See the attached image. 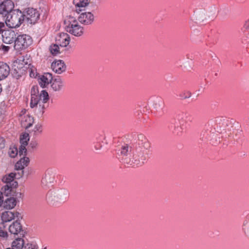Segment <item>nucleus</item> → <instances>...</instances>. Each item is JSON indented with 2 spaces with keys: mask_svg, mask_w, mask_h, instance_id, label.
Segmentation results:
<instances>
[{
  "mask_svg": "<svg viewBox=\"0 0 249 249\" xmlns=\"http://www.w3.org/2000/svg\"><path fill=\"white\" fill-rule=\"evenodd\" d=\"M20 122L22 126L27 129L33 125L34 119L29 114H24L21 115Z\"/></svg>",
  "mask_w": 249,
  "mask_h": 249,
  "instance_id": "aec40b11",
  "label": "nucleus"
},
{
  "mask_svg": "<svg viewBox=\"0 0 249 249\" xmlns=\"http://www.w3.org/2000/svg\"><path fill=\"white\" fill-rule=\"evenodd\" d=\"M90 0H73V3L77 7L76 11H81L83 8L86 7L89 3Z\"/></svg>",
  "mask_w": 249,
  "mask_h": 249,
  "instance_id": "b1692460",
  "label": "nucleus"
},
{
  "mask_svg": "<svg viewBox=\"0 0 249 249\" xmlns=\"http://www.w3.org/2000/svg\"><path fill=\"white\" fill-rule=\"evenodd\" d=\"M19 213L18 212H12L10 211H6L2 213L1 218L2 222L5 223L12 221L16 217L19 216Z\"/></svg>",
  "mask_w": 249,
  "mask_h": 249,
  "instance_id": "a211bd4d",
  "label": "nucleus"
},
{
  "mask_svg": "<svg viewBox=\"0 0 249 249\" xmlns=\"http://www.w3.org/2000/svg\"><path fill=\"white\" fill-rule=\"evenodd\" d=\"M35 135H37L40 134L42 131V125L40 124L36 125L33 130Z\"/></svg>",
  "mask_w": 249,
  "mask_h": 249,
  "instance_id": "2f4dec72",
  "label": "nucleus"
},
{
  "mask_svg": "<svg viewBox=\"0 0 249 249\" xmlns=\"http://www.w3.org/2000/svg\"><path fill=\"white\" fill-rule=\"evenodd\" d=\"M29 162V159L26 157H23L18 160L15 164V169L17 170H21L20 176L23 175V169L27 166Z\"/></svg>",
  "mask_w": 249,
  "mask_h": 249,
  "instance_id": "412c9836",
  "label": "nucleus"
},
{
  "mask_svg": "<svg viewBox=\"0 0 249 249\" xmlns=\"http://www.w3.org/2000/svg\"><path fill=\"white\" fill-rule=\"evenodd\" d=\"M36 73L33 71L32 70H31L30 72V75L31 77H35L36 76Z\"/></svg>",
  "mask_w": 249,
  "mask_h": 249,
  "instance_id": "a19ab883",
  "label": "nucleus"
},
{
  "mask_svg": "<svg viewBox=\"0 0 249 249\" xmlns=\"http://www.w3.org/2000/svg\"><path fill=\"white\" fill-rule=\"evenodd\" d=\"M149 152L144 151L140 148H136L132 159L127 157L124 158V162L133 166H141L147 160Z\"/></svg>",
  "mask_w": 249,
  "mask_h": 249,
  "instance_id": "7ed1b4c3",
  "label": "nucleus"
},
{
  "mask_svg": "<svg viewBox=\"0 0 249 249\" xmlns=\"http://www.w3.org/2000/svg\"><path fill=\"white\" fill-rule=\"evenodd\" d=\"M53 80V75L49 72L44 73L42 75L38 76V81L40 87L42 88L47 87L49 84H51Z\"/></svg>",
  "mask_w": 249,
  "mask_h": 249,
  "instance_id": "4468645a",
  "label": "nucleus"
},
{
  "mask_svg": "<svg viewBox=\"0 0 249 249\" xmlns=\"http://www.w3.org/2000/svg\"><path fill=\"white\" fill-rule=\"evenodd\" d=\"M19 196H22V194L21 193H19Z\"/></svg>",
  "mask_w": 249,
  "mask_h": 249,
  "instance_id": "c03bdc74",
  "label": "nucleus"
},
{
  "mask_svg": "<svg viewBox=\"0 0 249 249\" xmlns=\"http://www.w3.org/2000/svg\"><path fill=\"white\" fill-rule=\"evenodd\" d=\"M2 35V41L4 43L11 44L15 42L16 34L11 29L5 30L4 22H0V34Z\"/></svg>",
  "mask_w": 249,
  "mask_h": 249,
  "instance_id": "423d86ee",
  "label": "nucleus"
},
{
  "mask_svg": "<svg viewBox=\"0 0 249 249\" xmlns=\"http://www.w3.org/2000/svg\"><path fill=\"white\" fill-rule=\"evenodd\" d=\"M66 29L67 32L75 36H79L83 34V27L79 25L76 19L72 18L69 24L67 26Z\"/></svg>",
  "mask_w": 249,
  "mask_h": 249,
  "instance_id": "1a4fd4ad",
  "label": "nucleus"
},
{
  "mask_svg": "<svg viewBox=\"0 0 249 249\" xmlns=\"http://www.w3.org/2000/svg\"><path fill=\"white\" fill-rule=\"evenodd\" d=\"M29 141V137L28 134L24 133L21 136L20 139V142L21 144L27 145Z\"/></svg>",
  "mask_w": 249,
  "mask_h": 249,
  "instance_id": "c85d7f7f",
  "label": "nucleus"
},
{
  "mask_svg": "<svg viewBox=\"0 0 249 249\" xmlns=\"http://www.w3.org/2000/svg\"><path fill=\"white\" fill-rule=\"evenodd\" d=\"M242 231L246 236L249 238V221H244L242 226Z\"/></svg>",
  "mask_w": 249,
  "mask_h": 249,
  "instance_id": "cd10ccee",
  "label": "nucleus"
},
{
  "mask_svg": "<svg viewBox=\"0 0 249 249\" xmlns=\"http://www.w3.org/2000/svg\"><path fill=\"white\" fill-rule=\"evenodd\" d=\"M14 8V4L11 0H0V14L7 16L12 12Z\"/></svg>",
  "mask_w": 249,
  "mask_h": 249,
  "instance_id": "9b49d317",
  "label": "nucleus"
},
{
  "mask_svg": "<svg viewBox=\"0 0 249 249\" xmlns=\"http://www.w3.org/2000/svg\"><path fill=\"white\" fill-rule=\"evenodd\" d=\"M64 87V81L59 76L53 77V80L51 83V87L53 91H59L63 89Z\"/></svg>",
  "mask_w": 249,
  "mask_h": 249,
  "instance_id": "2eb2a0df",
  "label": "nucleus"
},
{
  "mask_svg": "<svg viewBox=\"0 0 249 249\" xmlns=\"http://www.w3.org/2000/svg\"><path fill=\"white\" fill-rule=\"evenodd\" d=\"M51 68L55 72L61 74L66 70V65L63 61L58 60L53 61L51 65Z\"/></svg>",
  "mask_w": 249,
  "mask_h": 249,
  "instance_id": "f3484780",
  "label": "nucleus"
},
{
  "mask_svg": "<svg viewBox=\"0 0 249 249\" xmlns=\"http://www.w3.org/2000/svg\"><path fill=\"white\" fill-rule=\"evenodd\" d=\"M78 19L82 24L89 25L93 22L94 16L91 12H84L79 15Z\"/></svg>",
  "mask_w": 249,
  "mask_h": 249,
  "instance_id": "ddd939ff",
  "label": "nucleus"
},
{
  "mask_svg": "<svg viewBox=\"0 0 249 249\" xmlns=\"http://www.w3.org/2000/svg\"><path fill=\"white\" fill-rule=\"evenodd\" d=\"M68 195V191L65 189L50 191L47 194L46 200L51 205H56L66 201Z\"/></svg>",
  "mask_w": 249,
  "mask_h": 249,
  "instance_id": "f03ea898",
  "label": "nucleus"
},
{
  "mask_svg": "<svg viewBox=\"0 0 249 249\" xmlns=\"http://www.w3.org/2000/svg\"><path fill=\"white\" fill-rule=\"evenodd\" d=\"M131 147L127 144L123 146L121 148V154L123 156H126L128 153L130 151Z\"/></svg>",
  "mask_w": 249,
  "mask_h": 249,
  "instance_id": "c756f323",
  "label": "nucleus"
},
{
  "mask_svg": "<svg viewBox=\"0 0 249 249\" xmlns=\"http://www.w3.org/2000/svg\"><path fill=\"white\" fill-rule=\"evenodd\" d=\"M9 49L10 48L8 46H3L2 47V49L5 52L8 51Z\"/></svg>",
  "mask_w": 249,
  "mask_h": 249,
  "instance_id": "ea45409f",
  "label": "nucleus"
},
{
  "mask_svg": "<svg viewBox=\"0 0 249 249\" xmlns=\"http://www.w3.org/2000/svg\"><path fill=\"white\" fill-rule=\"evenodd\" d=\"M16 198L10 197L5 199L2 207L5 209L11 210L13 209L16 206Z\"/></svg>",
  "mask_w": 249,
  "mask_h": 249,
  "instance_id": "5701e85b",
  "label": "nucleus"
},
{
  "mask_svg": "<svg viewBox=\"0 0 249 249\" xmlns=\"http://www.w3.org/2000/svg\"><path fill=\"white\" fill-rule=\"evenodd\" d=\"M54 180V176L52 173L47 172L41 180V184L43 188H47L49 187Z\"/></svg>",
  "mask_w": 249,
  "mask_h": 249,
  "instance_id": "6ab92c4d",
  "label": "nucleus"
},
{
  "mask_svg": "<svg viewBox=\"0 0 249 249\" xmlns=\"http://www.w3.org/2000/svg\"><path fill=\"white\" fill-rule=\"evenodd\" d=\"M9 231L11 234L24 236L25 231L23 230L22 226L20 222L16 220L10 224L8 228Z\"/></svg>",
  "mask_w": 249,
  "mask_h": 249,
  "instance_id": "f8f14e48",
  "label": "nucleus"
},
{
  "mask_svg": "<svg viewBox=\"0 0 249 249\" xmlns=\"http://www.w3.org/2000/svg\"><path fill=\"white\" fill-rule=\"evenodd\" d=\"M59 45L57 43L50 46V51L52 54L55 55L59 53Z\"/></svg>",
  "mask_w": 249,
  "mask_h": 249,
  "instance_id": "bb28decb",
  "label": "nucleus"
},
{
  "mask_svg": "<svg viewBox=\"0 0 249 249\" xmlns=\"http://www.w3.org/2000/svg\"><path fill=\"white\" fill-rule=\"evenodd\" d=\"M31 37L26 35L18 36L15 40L14 48L17 50H23L31 44Z\"/></svg>",
  "mask_w": 249,
  "mask_h": 249,
  "instance_id": "0eeeda50",
  "label": "nucleus"
},
{
  "mask_svg": "<svg viewBox=\"0 0 249 249\" xmlns=\"http://www.w3.org/2000/svg\"><path fill=\"white\" fill-rule=\"evenodd\" d=\"M24 240L21 238H17L12 243L11 247L14 249H22L24 245Z\"/></svg>",
  "mask_w": 249,
  "mask_h": 249,
  "instance_id": "a878e982",
  "label": "nucleus"
},
{
  "mask_svg": "<svg viewBox=\"0 0 249 249\" xmlns=\"http://www.w3.org/2000/svg\"><path fill=\"white\" fill-rule=\"evenodd\" d=\"M0 237L4 239H7L8 237L7 232L1 228H0Z\"/></svg>",
  "mask_w": 249,
  "mask_h": 249,
  "instance_id": "c9c22d12",
  "label": "nucleus"
},
{
  "mask_svg": "<svg viewBox=\"0 0 249 249\" xmlns=\"http://www.w3.org/2000/svg\"><path fill=\"white\" fill-rule=\"evenodd\" d=\"M31 107L33 108L36 107V114L39 117H42L44 113V104L49 99L48 93L45 90H42L39 93L38 86L34 85L31 89Z\"/></svg>",
  "mask_w": 249,
  "mask_h": 249,
  "instance_id": "f257e3e1",
  "label": "nucleus"
},
{
  "mask_svg": "<svg viewBox=\"0 0 249 249\" xmlns=\"http://www.w3.org/2000/svg\"><path fill=\"white\" fill-rule=\"evenodd\" d=\"M38 145L37 142L36 141H31L30 143L28 148L34 149L37 147Z\"/></svg>",
  "mask_w": 249,
  "mask_h": 249,
  "instance_id": "4c0bfd02",
  "label": "nucleus"
},
{
  "mask_svg": "<svg viewBox=\"0 0 249 249\" xmlns=\"http://www.w3.org/2000/svg\"><path fill=\"white\" fill-rule=\"evenodd\" d=\"M37 247L35 243H27L24 245L22 249H37Z\"/></svg>",
  "mask_w": 249,
  "mask_h": 249,
  "instance_id": "473e14b6",
  "label": "nucleus"
},
{
  "mask_svg": "<svg viewBox=\"0 0 249 249\" xmlns=\"http://www.w3.org/2000/svg\"><path fill=\"white\" fill-rule=\"evenodd\" d=\"M153 108L157 112H160L164 106V103L163 100L160 98H157L154 101Z\"/></svg>",
  "mask_w": 249,
  "mask_h": 249,
  "instance_id": "393cba45",
  "label": "nucleus"
},
{
  "mask_svg": "<svg viewBox=\"0 0 249 249\" xmlns=\"http://www.w3.org/2000/svg\"><path fill=\"white\" fill-rule=\"evenodd\" d=\"M9 66L6 63L0 61V81L5 79L10 73Z\"/></svg>",
  "mask_w": 249,
  "mask_h": 249,
  "instance_id": "4be33fe9",
  "label": "nucleus"
},
{
  "mask_svg": "<svg viewBox=\"0 0 249 249\" xmlns=\"http://www.w3.org/2000/svg\"><path fill=\"white\" fill-rule=\"evenodd\" d=\"M24 21L23 13L18 10H14L6 16L5 22L9 28H14L19 27Z\"/></svg>",
  "mask_w": 249,
  "mask_h": 249,
  "instance_id": "20e7f679",
  "label": "nucleus"
},
{
  "mask_svg": "<svg viewBox=\"0 0 249 249\" xmlns=\"http://www.w3.org/2000/svg\"><path fill=\"white\" fill-rule=\"evenodd\" d=\"M27 145H24V144H21L19 149L18 150V153H19V155L20 156H21L22 155H23L24 157H25V155H26V152L27 149L26 148V146Z\"/></svg>",
  "mask_w": 249,
  "mask_h": 249,
  "instance_id": "7c9ffc66",
  "label": "nucleus"
},
{
  "mask_svg": "<svg viewBox=\"0 0 249 249\" xmlns=\"http://www.w3.org/2000/svg\"><path fill=\"white\" fill-rule=\"evenodd\" d=\"M5 249H14L12 247V248H8Z\"/></svg>",
  "mask_w": 249,
  "mask_h": 249,
  "instance_id": "37998d69",
  "label": "nucleus"
},
{
  "mask_svg": "<svg viewBox=\"0 0 249 249\" xmlns=\"http://www.w3.org/2000/svg\"><path fill=\"white\" fill-rule=\"evenodd\" d=\"M39 13L36 9L33 8H29L23 13L24 21L28 24H33L36 23L39 18Z\"/></svg>",
  "mask_w": 249,
  "mask_h": 249,
  "instance_id": "6e6552de",
  "label": "nucleus"
},
{
  "mask_svg": "<svg viewBox=\"0 0 249 249\" xmlns=\"http://www.w3.org/2000/svg\"><path fill=\"white\" fill-rule=\"evenodd\" d=\"M15 178L16 174L13 173H11L3 177L2 180L6 184L2 188L1 190L4 191L5 196H8L10 195L12 189L18 186L17 181L14 180Z\"/></svg>",
  "mask_w": 249,
  "mask_h": 249,
  "instance_id": "39448f33",
  "label": "nucleus"
},
{
  "mask_svg": "<svg viewBox=\"0 0 249 249\" xmlns=\"http://www.w3.org/2000/svg\"><path fill=\"white\" fill-rule=\"evenodd\" d=\"M18 154V150L17 148H10L9 152V156L11 158H15Z\"/></svg>",
  "mask_w": 249,
  "mask_h": 249,
  "instance_id": "f704fd0d",
  "label": "nucleus"
},
{
  "mask_svg": "<svg viewBox=\"0 0 249 249\" xmlns=\"http://www.w3.org/2000/svg\"><path fill=\"white\" fill-rule=\"evenodd\" d=\"M2 192H0V207H2L4 204L3 196Z\"/></svg>",
  "mask_w": 249,
  "mask_h": 249,
  "instance_id": "58836bf2",
  "label": "nucleus"
},
{
  "mask_svg": "<svg viewBox=\"0 0 249 249\" xmlns=\"http://www.w3.org/2000/svg\"><path fill=\"white\" fill-rule=\"evenodd\" d=\"M47 249L46 247L44 248V249Z\"/></svg>",
  "mask_w": 249,
  "mask_h": 249,
  "instance_id": "a18cd8bd",
  "label": "nucleus"
},
{
  "mask_svg": "<svg viewBox=\"0 0 249 249\" xmlns=\"http://www.w3.org/2000/svg\"><path fill=\"white\" fill-rule=\"evenodd\" d=\"M244 34L245 35V33L247 32H249V20L247 21L244 25V26L242 29Z\"/></svg>",
  "mask_w": 249,
  "mask_h": 249,
  "instance_id": "e433bc0d",
  "label": "nucleus"
},
{
  "mask_svg": "<svg viewBox=\"0 0 249 249\" xmlns=\"http://www.w3.org/2000/svg\"><path fill=\"white\" fill-rule=\"evenodd\" d=\"M55 41L60 46L66 47L70 43V37L67 33H60L56 36Z\"/></svg>",
  "mask_w": 249,
  "mask_h": 249,
  "instance_id": "dca6fc26",
  "label": "nucleus"
},
{
  "mask_svg": "<svg viewBox=\"0 0 249 249\" xmlns=\"http://www.w3.org/2000/svg\"><path fill=\"white\" fill-rule=\"evenodd\" d=\"M191 93L189 91H184L179 96L182 99L189 98L191 96Z\"/></svg>",
  "mask_w": 249,
  "mask_h": 249,
  "instance_id": "72a5a7b5",
  "label": "nucleus"
},
{
  "mask_svg": "<svg viewBox=\"0 0 249 249\" xmlns=\"http://www.w3.org/2000/svg\"><path fill=\"white\" fill-rule=\"evenodd\" d=\"M137 146L136 148H140L141 150L149 152L151 144L147 138L142 134L138 135L137 142Z\"/></svg>",
  "mask_w": 249,
  "mask_h": 249,
  "instance_id": "9d476101",
  "label": "nucleus"
},
{
  "mask_svg": "<svg viewBox=\"0 0 249 249\" xmlns=\"http://www.w3.org/2000/svg\"><path fill=\"white\" fill-rule=\"evenodd\" d=\"M245 36H247V38L249 39V32L245 33Z\"/></svg>",
  "mask_w": 249,
  "mask_h": 249,
  "instance_id": "79ce46f5",
  "label": "nucleus"
}]
</instances>
